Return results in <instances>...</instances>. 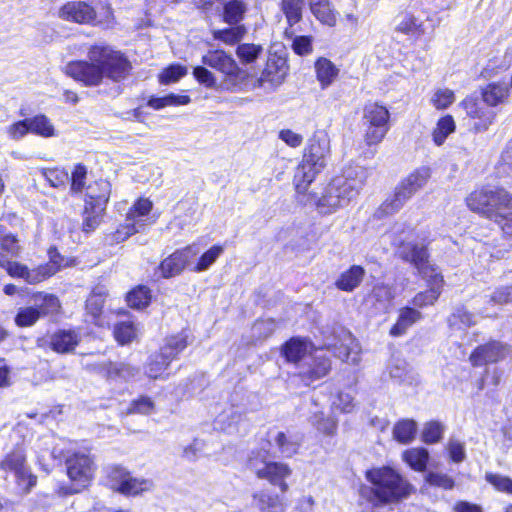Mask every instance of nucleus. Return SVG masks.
I'll return each mask as SVG.
<instances>
[{
    "instance_id": "obj_1",
    "label": "nucleus",
    "mask_w": 512,
    "mask_h": 512,
    "mask_svg": "<svg viewBox=\"0 0 512 512\" xmlns=\"http://www.w3.org/2000/svg\"><path fill=\"white\" fill-rule=\"evenodd\" d=\"M87 57L88 61H73L65 66V73L85 86H99L104 78L119 82L131 69L127 58L107 45L91 46Z\"/></svg>"
},
{
    "instance_id": "obj_2",
    "label": "nucleus",
    "mask_w": 512,
    "mask_h": 512,
    "mask_svg": "<svg viewBox=\"0 0 512 512\" xmlns=\"http://www.w3.org/2000/svg\"><path fill=\"white\" fill-rule=\"evenodd\" d=\"M370 487H362L361 498L373 507L396 504L407 499L414 491L413 485L391 467L373 468L366 472Z\"/></svg>"
},
{
    "instance_id": "obj_3",
    "label": "nucleus",
    "mask_w": 512,
    "mask_h": 512,
    "mask_svg": "<svg viewBox=\"0 0 512 512\" xmlns=\"http://www.w3.org/2000/svg\"><path fill=\"white\" fill-rule=\"evenodd\" d=\"M390 112L378 103H368L363 110V140L359 144V157L372 159L377 146L383 141L390 129Z\"/></svg>"
},
{
    "instance_id": "obj_4",
    "label": "nucleus",
    "mask_w": 512,
    "mask_h": 512,
    "mask_svg": "<svg viewBox=\"0 0 512 512\" xmlns=\"http://www.w3.org/2000/svg\"><path fill=\"white\" fill-rule=\"evenodd\" d=\"M328 155L329 146L325 139L313 138L309 140L303 159L294 174V185L298 194L306 195L310 184L325 168Z\"/></svg>"
},
{
    "instance_id": "obj_5",
    "label": "nucleus",
    "mask_w": 512,
    "mask_h": 512,
    "mask_svg": "<svg viewBox=\"0 0 512 512\" xmlns=\"http://www.w3.org/2000/svg\"><path fill=\"white\" fill-rule=\"evenodd\" d=\"M466 204L471 211L493 221L501 219L503 210L512 209V195L500 187L484 186L471 192Z\"/></svg>"
},
{
    "instance_id": "obj_6",
    "label": "nucleus",
    "mask_w": 512,
    "mask_h": 512,
    "mask_svg": "<svg viewBox=\"0 0 512 512\" xmlns=\"http://www.w3.org/2000/svg\"><path fill=\"white\" fill-rule=\"evenodd\" d=\"M352 192V182L348 177L336 176L328 185L325 194L318 196L316 192L306 195L305 204L315 206L320 213H331L338 207L346 206L350 203Z\"/></svg>"
},
{
    "instance_id": "obj_7",
    "label": "nucleus",
    "mask_w": 512,
    "mask_h": 512,
    "mask_svg": "<svg viewBox=\"0 0 512 512\" xmlns=\"http://www.w3.org/2000/svg\"><path fill=\"white\" fill-rule=\"evenodd\" d=\"M429 177L430 170L427 167H421L409 174L396 188L393 197L381 205L380 212L393 214L399 211L414 193L425 186Z\"/></svg>"
},
{
    "instance_id": "obj_8",
    "label": "nucleus",
    "mask_w": 512,
    "mask_h": 512,
    "mask_svg": "<svg viewBox=\"0 0 512 512\" xmlns=\"http://www.w3.org/2000/svg\"><path fill=\"white\" fill-rule=\"evenodd\" d=\"M65 462L67 475L71 481L69 493H79L87 488L96 469L91 455L85 451L73 452L66 457Z\"/></svg>"
},
{
    "instance_id": "obj_9",
    "label": "nucleus",
    "mask_w": 512,
    "mask_h": 512,
    "mask_svg": "<svg viewBox=\"0 0 512 512\" xmlns=\"http://www.w3.org/2000/svg\"><path fill=\"white\" fill-rule=\"evenodd\" d=\"M0 469L14 474L16 485L21 493H29L37 483V476L27 465L26 453L22 447H17L0 462Z\"/></svg>"
},
{
    "instance_id": "obj_10",
    "label": "nucleus",
    "mask_w": 512,
    "mask_h": 512,
    "mask_svg": "<svg viewBox=\"0 0 512 512\" xmlns=\"http://www.w3.org/2000/svg\"><path fill=\"white\" fill-rule=\"evenodd\" d=\"M248 468L253 471L260 479L269 481L274 486H278L282 493L288 490L286 479L291 475L290 467L281 462H267L260 453L249 458Z\"/></svg>"
},
{
    "instance_id": "obj_11",
    "label": "nucleus",
    "mask_w": 512,
    "mask_h": 512,
    "mask_svg": "<svg viewBox=\"0 0 512 512\" xmlns=\"http://www.w3.org/2000/svg\"><path fill=\"white\" fill-rule=\"evenodd\" d=\"M153 203L147 198L138 199L130 208L126 217V224L122 225L114 234L116 241H124L129 236L140 232L150 222L149 214Z\"/></svg>"
},
{
    "instance_id": "obj_12",
    "label": "nucleus",
    "mask_w": 512,
    "mask_h": 512,
    "mask_svg": "<svg viewBox=\"0 0 512 512\" xmlns=\"http://www.w3.org/2000/svg\"><path fill=\"white\" fill-rule=\"evenodd\" d=\"M112 488L126 496H136L153 488V482L148 479L135 478L124 468L115 466L109 471Z\"/></svg>"
},
{
    "instance_id": "obj_13",
    "label": "nucleus",
    "mask_w": 512,
    "mask_h": 512,
    "mask_svg": "<svg viewBox=\"0 0 512 512\" xmlns=\"http://www.w3.org/2000/svg\"><path fill=\"white\" fill-rule=\"evenodd\" d=\"M398 254L402 260L412 264L422 278L440 273L438 268L430 263L427 245L424 243L405 242L399 247Z\"/></svg>"
},
{
    "instance_id": "obj_14",
    "label": "nucleus",
    "mask_w": 512,
    "mask_h": 512,
    "mask_svg": "<svg viewBox=\"0 0 512 512\" xmlns=\"http://www.w3.org/2000/svg\"><path fill=\"white\" fill-rule=\"evenodd\" d=\"M287 70V63L284 58L270 55L260 77L254 81L253 88H261L266 93L275 91L284 82Z\"/></svg>"
},
{
    "instance_id": "obj_15",
    "label": "nucleus",
    "mask_w": 512,
    "mask_h": 512,
    "mask_svg": "<svg viewBox=\"0 0 512 512\" xmlns=\"http://www.w3.org/2000/svg\"><path fill=\"white\" fill-rule=\"evenodd\" d=\"M510 354V347L501 341L492 340L477 346L469 360L474 367L496 364L504 361Z\"/></svg>"
},
{
    "instance_id": "obj_16",
    "label": "nucleus",
    "mask_w": 512,
    "mask_h": 512,
    "mask_svg": "<svg viewBox=\"0 0 512 512\" xmlns=\"http://www.w3.org/2000/svg\"><path fill=\"white\" fill-rule=\"evenodd\" d=\"M199 253L200 248L196 244L175 251L160 263L159 270L162 276L164 278H170L180 274L186 267L191 265L192 260H194Z\"/></svg>"
},
{
    "instance_id": "obj_17",
    "label": "nucleus",
    "mask_w": 512,
    "mask_h": 512,
    "mask_svg": "<svg viewBox=\"0 0 512 512\" xmlns=\"http://www.w3.org/2000/svg\"><path fill=\"white\" fill-rule=\"evenodd\" d=\"M0 267L5 268L10 276L23 278L30 284L41 282L57 273L56 265L29 270L25 265L4 259L3 254H0Z\"/></svg>"
},
{
    "instance_id": "obj_18",
    "label": "nucleus",
    "mask_w": 512,
    "mask_h": 512,
    "mask_svg": "<svg viewBox=\"0 0 512 512\" xmlns=\"http://www.w3.org/2000/svg\"><path fill=\"white\" fill-rule=\"evenodd\" d=\"M202 63L207 65L231 80H240L244 72L238 67L235 60L223 50H210L202 56Z\"/></svg>"
},
{
    "instance_id": "obj_19",
    "label": "nucleus",
    "mask_w": 512,
    "mask_h": 512,
    "mask_svg": "<svg viewBox=\"0 0 512 512\" xmlns=\"http://www.w3.org/2000/svg\"><path fill=\"white\" fill-rule=\"evenodd\" d=\"M58 15L62 20L78 24H93L96 19L95 9L84 1L66 3L61 7Z\"/></svg>"
},
{
    "instance_id": "obj_20",
    "label": "nucleus",
    "mask_w": 512,
    "mask_h": 512,
    "mask_svg": "<svg viewBox=\"0 0 512 512\" xmlns=\"http://www.w3.org/2000/svg\"><path fill=\"white\" fill-rule=\"evenodd\" d=\"M462 106L466 114L476 120L474 129L477 132L485 131L493 123L495 112L485 106L483 103L477 102L473 98H466L462 101Z\"/></svg>"
},
{
    "instance_id": "obj_21",
    "label": "nucleus",
    "mask_w": 512,
    "mask_h": 512,
    "mask_svg": "<svg viewBox=\"0 0 512 512\" xmlns=\"http://www.w3.org/2000/svg\"><path fill=\"white\" fill-rule=\"evenodd\" d=\"M111 193V185L106 180H97L90 183L85 192L84 202L85 205L97 207L98 209H105Z\"/></svg>"
},
{
    "instance_id": "obj_22",
    "label": "nucleus",
    "mask_w": 512,
    "mask_h": 512,
    "mask_svg": "<svg viewBox=\"0 0 512 512\" xmlns=\"http://www.w3.org/2000/svg\"><path fill=\"white\" fill-rule=\"evenodd\" d=\"M84 366L93 371H97L100 373H105L107 377L109 378H122L125 380H128L132 377H134L138 370L125 363H119V364H112V363H106V362H85Z\"/></svg>"
},
{
    "instance_id": "obj_23",
    "label": "nucleus",
    "mask_w": 512,
    "mask_h": 512,
    "mask_svg": "<svg viewBox=\"0 0 512 512\" xmlns=\"http://www.w3.org/2000/svg\"><path fill=\"white\" fill-rule=\"evenodd\" d=\"M424 279L427 281L429 289L419 292L413 298L414 306L419 308L434 304L442 292L444 283L443 276L440 273L430 274Z\"/></svg>"
},
{
    "instance_id": "obj_24",
    "label": "nucleus",
    "mask_w": 512,
    "mask_h": 512,
    "mask_svg": "<svg viewBox=\"0 0 512 512\" xmlns=\"http://www.w3.org/2000/svg\"><path fill=\"white\" fill-rule=\"evenodd\" d=\"M252 505L261 512H284L286 506L282 497L268 491L253 494Z\"/></svg>"
},
{
    "instance_id": "obj_25",
    "label": "nucleus",
    "mask_w": 512,
    "mask_h": 512,
    "mask_svg": "<svg viewBox=\"0 0 512 512\" xmlns=\"http://www.w3.org/2000/svg\"><path fill=\"white\" fill-rule=\"evenodd\" d=\"M80 341L79 335L73 330H59L51 336L50 346L57 353H69Z\"/></svg>"
},
{
    "instance_id": "obj_26",
    "label": "nucleus",
    "mask_w": 512,
    "mask_h": 512,
    "mask_svg": "<svg viewBox=\"0 0 512 512\" xmlns=\"http://www.w3.org/2000/svg\"><path fill=\"white\" fill-rule=\"evenodd\" d=\"M313 349L312 344L304 338H291L283 347V354L287 361L297 363Z\"/></svg>"
},
{
    "instance_id": "obj_27",
    "label": "nucleus",
    "mask_w": 512,
    "mask_h": 512,
    "mask_svg": "<svg viewBox=\"0 0 512 512\" xmlns=\"http://www.w3.org/2000/svg\"><path fill=\"white\" fill-rule=\"evenodd\" d=\"M309 6L312 14L322 24L328 26L336 24L338 13L331 7L328 0H309Z\"/></svg>"
},
{
    "instance_id": "obj_28",
    "label": "nucleus",
    "mask_w": 512,
    "mask_h": 512,
    "mask_svg": "<svg viewBox=\"0 0 512 512\" xmlns=\"http://www.w3.org/2000/svg\"><path fill=\"white\" fill-rule=\"evenodd\" d=\"M422 318L421 312L411 307H404L400 310L396 324L391 328L392 336H401L407 329Z\"/></svg>"
},
{
    "instance_id": "obj_29",
    "label": "nucleus",
    "mask_w": 512,
    "mask_h": 512,
    "mask_svg": "<svg viewBox=\"0 0 512 512\" xmlns=\"http://www.w3.org/2000/svg\"><path fill=\"white\" fill-rule=\"evenodd\" d=\"M330 369V362L326 357L316 356L313 358V364L308 369L300 371L299 375L306 385L315 380L324 377Z\"/></svg>"
},
{
    "instance_id": "obj_30",
    "label": "nucleus",
    "mask_w": 512,
    "mask_h": 512,
    "mask_svg": "<svg viewBox=\"0 0 512 512\" xmlns=\"http://www.w3.org/2000/svg\"><path fill=\"white\" fill-rule=\"evenodd\" d=\"M187 347L186 337L182 335L172 336L166 339L165 344L160 348L159 357L168 361V365L177 355Z\"/></svg>"
},
{
    "instance_id": "obj_31",
    "label": "nucleus",
    "mask_w": 512,
    "mask_h": 512,
    "mask_svg": "<svg viewBox=\"0 0 512 512\" xmlns=\"http://www.w3.org/2000/svg\"><path fill=\"white\" fill-rule=\"evenodd\" d=\"M509 95V87L506 84L492 83L482 91L484 104L488 106H497L503 103Z\"/></svg>"
},
{
    "instance_id": "obj_32",
    "label": "nucleus",
    "mask_w": 512,
    "mask_h": 512,
    "mask_svg": "<svg viewBox=\"0 0 512 512\" xmlns=\"http://www.w3.org/2000/svg\"><path fill=\"white\" fill-rule=\"evenodd\" d=\"M247 11V5L242 0H229L223 6V21L229 25L239 24Z\"/></svg>"
},
{
    "instance_id": "obj_33",
    "label": "nucleus",
    "mask_w": 512,
    "mask_h": 512,
    "mask_svg": "<svg viewBox=\"0 0 512 512\" xmlns=\"http://www.w3.org/2000/svg\"><path fill=\"white\" fill-rule=\"evenodd\" d=\"M403 460L415 471H425L429 460L427 449L417 447L406 450L403 453Z\"/></svg>"
},
{
    "instance_id": "obj_34",
    "label": "nucleus",
    "mask_w": 512,
    "mask_h": 512,
    "mask_svg": "<svg viewBox=\"0 0 512 512\" xmlns=\"http://www.w3.org/2000/svg\"><path fill=\"white\" fill-rule=\"evenodd\" d=\"M305 7V0H282L281 11L284 13L290 27L302 20V12Z\"/></svg>"
},
{
    "instance_id": "obj_35",
    "label": "nucleus",
    "mask_w": 512,
    "mask_h": 512,
    "mask_svg": "<svg viewBox=\"0 0 512 512\" xmlns=\"http://www.w3.org/2000/svg\"><path fill=\"white\" fill-rule=\"evenodd\" d=\"M317 79L323 87L330 85L338 75V68L327 58H320L315 63Z\"/></svg>"
},
{
    "instance_id": "obj_36",
    "label": "nucleus",
    "mask_w": 512,
    "mask_h": 512,
    "mask_svg": "<svg viewBox=\"0 0 512 512\" xmlns=\"http://www.w3.org/2000/svg\"><path fill=\"white\" fill-rule=\"evenodd\" d=\"M30 132L38 136L49 138L55 136V128L45 115H37L33 118H27Z\"/></svg>"
},
{
    "instance_id": "obj_37",
    "label": "nucleus",
    "mask_w": 512,
    "mask_h": 512,
    "mask_svg": "<svg viewBox=\"0 0 512 512\" xmlns=\"http://www.w3.org/2000/svg\"><path fill=\"white\" fill-rule=\"evenodd\" d=\"M417 432V423L412 419H404L396 423L393 428L394 438L401 443L411 442Z\"/></svg>"
},
{
    "instance_id": "obj_38",
    "label": "nucleus",
    "mask_w": 512,
    "mask_h": 512,
    "mask_svg": "<svg viewBox=\"0 0 512 512\" xmlns=\"http://www.w3.org/2000/svg\"><path fill=\"white\" fill-rule=\"evenodd\" d=\"M456 125L452 116L446 115L440 118L433 130V141L437 146H441L447 137L455 131Z\"/></svg>"
},
{
    "instance_id": "obj_39",
    "label": "nucleus",
    "mask_w": 512,
    "mask_h": 512,
    "mask_svg": "<svg viewBox=\"0 0 512 512\" xmlns=\"http://www.w3.org/2000/svg\"><path fill=\"white\" fill-rule=\"evenodd\" d=\"M246 32L244 25L236 24L231 28L213 31V37L227 45H234L243 39Z\"/></svg>"
},
{
    "instance_id": "obj_40",
    "label": "nucleus",
    "mask_w": 512,
    "mask_h": 512,
    "mask_svg": "<svg viewBox=\"0 0 512 512\" xmlns=\"http://www.w3.org/2000/svg\"><path fill=\"white\" fill-rule=\"evenodd\" d=\"M87 168L83 164H77L74 166L71 177L69 178L70 183V193L71 195H80L83 194L87 188L86 180H87Z\"/></svg>"
},
{
    "instance_id": "obj_41",
    "label": "nucleus",
    "mask_w": 512,
    "mask_h": 512,
    "mask_svg": "<svg viewBox=\"0 0 512 512\" xmlns=\"http://www.w3.org/2000/svg\"><path fill=\"white\" fill-rule=\"evenodd\" d=\"M224 252L223 246L214 245L205 253H203L197 264L191 268L194 272H203L209 269V267L216 262V260L222 255Z\"/></svg>"
},
{
    "instance_id": "obj_42",
    "label": "nucleus",
    "mask_w": 512,
    "mask_h": 512,
    "mask_svg": "<svg viewBox=\"0 0 512 512\" xmlns=\"http://www.w3.org/2000/svg\"><path fill=\"white\" fill-rule=\"evenodd\" d=\"M0 254L6 257H17L20 254L21 247L18 244V240L12 234L4 233L2 226L0 225Z\"/></svg>"
},
{
    "instance_id": "obj_43",
    "label": "nucleus",
    "mask_w": 512,
    "mask_h": 512,
    "mask_svg": "<svg viewBox=\"0 0 512 512\" xmlns=\"http://www.w3.org/2000/svg\"><path fill=\"white\" fill-rule=\"evenodd\" d=\"M63 458V448H60L58 445L53 446L52 450L48 454L40 451L37 456L39 465L47 472L50 471L57 463H61Z\"/></svg>"
},
{
    "instance_id": "obj_44",
    "label": "nucleus",
    "mask_w": 512,
    "mask_h": 512,
    "mask_svg": "<svg viewBox=\"0 0 512 512\" xmlns=\"http://www.w3.org/2000/svg\"><path fill=\"white\" fill-rule=\"evenodd\" d=\"M189 102L190 98L187 95L169 94L160 98H150L148 106L158 110L166 106L186 105Z\"/></svg>"
},
{
    "instance_id": "obj_45",
    "label": "nucleus",
    "mask_w": 512,
    "mask_h": 512,
    "mask_svg": "<svg viewBox=\"0 0 512 512\" xmlns=\"http://www.w3.org/2000/svg\"><path fill=\"white\" fill-rule=\"evenodd\" d=\"M151 300L150 290L145 286L133 289L127 295V303L130 307L143 309L148 306Z\"/></svg>"
},
{
    "instance_id": "obj_46",
    "label": "nucleus",
    "mask_w": 512,
    "mask_h": 512,
    "mask_svg": "<svg viewBox=\"0 0 512 512\" xmlns=\"http://www.w3.org/2000/svg\"><path fill=\"white\" fill-rule=\"evenodd\" d=\"M262 52L263 47L261 45L244 43L237 47L236 55L240 59L241 63L249 64L254 62Z\"/></svg>"
},
{
    "instance_id": "obj_47",
    "label": "nucleus",
    "mask_w": 512,
    "mask_h": 512,
    "mask_svg": "<svg viewBox=\"0 0 512 512\" xmlns=\"http://www.w3.org/2000/svg\"><path fill=\"white\" fill-rule=\"evenodd\" d=\"M105 209H98L97 207L90 206V204L84 206V219H83V231L91 232L94 231L101 222V217Z\"/></svg>"
},
{
    "instance_id": "obj_48",
    "label": "nucleus",
    "mask_w": 512,
    "mask_h": 512,
    "mask_svg": "<svg viewBox=\"0 0 512 512\" xmlns=\"http://www.w3.org/2000/svg\"><path fill=\"white\" fill-rule=\"evenodd\" d=\"M393 298L394 294L392 289L387 285L375 286L370 296L371 300H375L377 302L378 310H386L391 304Z\"/></svg>"
},
{
    "instance_id": "obj_49",
    "label": "nucleus",
    "mask_w": 512,
    "mask_h": 512,
    "mask_svg": "<svg viewBox=\"0 0 512 512\" xmlns=\"http://www.w3.org/2000/svg\"><path fill=\"white\" fill-rule=\"evenodd\" d=\"M274 442L280 455L283 457L293 456L299 447L298 442L288 437L284 432H278L274 438Z\"/></svg>"
},
{
    "instance_id": "obj_50",
    "label": "nucleus",
    "mask_w": 512,
    "mask_h": 512,
    "mask_svg": "<svg viewBox=\"0 0 512 512\" xmlns=\"http://www.w3.org/2000/svg\"><path fill=\"white\" fill-rule=\"evenodd\" d=\"M277 327L275 320L273 319H261L256 321L251 329L252 337L255 340H263L273 334Z\"/></svg>"
},
{
    "instance_id": "obj_51",
    "label": "nucleus",
    "mask_w": 512,
    "mask_h": 512,
    "mask_svg": "<svg viewBox=\"0 0 512 512\" xmlns=\"http://www.w3.org/2000/svg\"><path fill=\"white\" fill-rule=\"evenodd\" d=\"M36 308L41 312V315L56 313L60 308L59 299L51 294L39 295L35 299Z\"/></svg>"
},
{
    "instance_id": "obj_52",
    "label": "nucleus",
    "mask_w": 512,
    "mask_h": 512,
    "mask_svg": "<svg viewBox=\"0 0 512 512\" xmlns=\"http://www.w3.org/2000/svg\"><path fill=\"white\" fill-rule=\"evenodd\" d=\"M137 335V329L132 322H121L114 328L115 339L120 344L131 342Z\"/></svg>"
},
{
    "instance_id": "obj_53",
    "label": "nucleus",
    "mask_w": 512,
    "mask_h": 512,
    "mask_svg": "<svg viewBox=\"0 0 512 512\" xmlns=\"http://www.w3.org/2000/svg\"><path fill=\"white\" fill-rule=\"evenodd\" d=\"M186 74L187 67L180 64H172L161 72L159 75V81L162 84L174 83Z\"/></svg>"
},
{
    "instance_id": "obj_54",
    "label": "nucleus",
    "mask_w": 512,
    "mask_h": 512,
    "mask_svg": "<svg viewBox=\"0 0 512 512\" xmlns=\"http://www.w3.org/2000/svg\"><path fill=\"white\" fill-rule=\"evenodd\" d=\"M43 176L55 188L64 187L69 181L68 172L60 168L45 169Z\"/></svg>"
},
{
    "instance_id": "obj_55",
    "label": "nucleus",
    "mask_w": 512,
    "mask_h": 512,
    "mask_svg": "<svg viewBox=\"0 0 512 512\" xmlns=\"http://www.w3.org/2000/svg\"><path fill=\"white\" fill-rule=\"evenodd\" d=\"M41 316V312L36 307L20 308L15 322L20 327H27L33 325Z\"/></svg>"
},
{
    "instance_id": "obj_56",
    "label": "nucleus",
    "mask_w": 512,
    "mask_h": 512,
    "mask_svg": "<svg viewBox=\"0 0 512 512\" xmlns=\"http://www.w3.org/2000/svg\"><path fill=\"white\" fill-rule=\"evenodd\" d=\"M485 479L497 491L512 494V479L510 477L496 473H486Z\"/></svg>"
},
{
    "instance_id": "obj_57",
    "label": "nucleus",
    "mask_w": 512,
    "mask_h": 512,
    "mask_svg": "<svg viewBox=\"0 0 512 512\" xmlns=\"http://www.w3.org/2000/svg\"><path fill=\"white\" fill-rule=\"evenodd\" d=\"M443 433V426L436 421H431L425 424L422 431V441L426 444H434L441 440Z\"/></svg>"
},
{
    "instance_id": "obj_58",
    "label": "nucleus",
    "mask_w": 512,
    "mask_h": 512,
    "mask_svg": "<svg viewBox=\"0 0 512 512\" xmlns=\"http://www.w3.org/2000/svg\"><path fill=\"white\" fill-rule=\"evenodd\" d=\"M451 326L459 325L460 328H467L475 325V316L464 307L457 308L449 319Z\"/></svg>"
},
{
    "instance_id": "obj_59",
    "label": "nucleus",
    "mask_w": 512,
    "mask_h": 512,
    "mask_svg": "<svg viewBox=\"0 0 512 512\" xmlns=\"http://www.w3.org/2000/svg\"><path fill=\"white\" fill-rule=\"evenodd\" d=\"M425 481L431 486L444 490H451L455 485L454 480L450 476L440 472H428L425 476Z\"/></svg>"
},
{
    "instance_id": "obj_60",
    "label": "nucleus",
    "mask_w": 512,
    "mask_h": 512,
    "mask_svg": "<svg viewBox=\"0 0 512 512\" xmlns=\"http://www.w3.org/2000/svg\"><path fill=\"white\" fill-rule=\"evenodd\" d=\"M455 101L454 92L448 88L438 89L431 98L436 109H446Z\"/></svg>"
},
{
    "instance_id": "obj_61",
    "label": "nucleus",
    "mask_w": 512,
    "mask_h": 512,
    "mask_svg": "<svg viewBox=\"0 0 512 512\" xmlns=\"http://www.w3.org/2000/svg\"><path fill=\"white\" fill-rule=\"evenodd\" d=\"M168 361L161 360L159 354L154 355L146 368V374L152 379H158L164 376L168 368Z\"/></svg>"
},
{
    "instance_id": "obj_62",
    "label": "nucleus",
    "mask_w": 512,
    "mask_h": 512,
    "mask_svg": "<svg viewBox=\"0 0 512 512\" xmlns=\"http://www.w3.org/2000/svg\"><path fill=\"white\" fill-rule=\"evenodd\" d=\"M104 303L105 295L94 291L86 301L87 312L92 315L93 318H97L102 312Z\"/></svg>"
},
{
    "instance_id": "obj_63",
    "label": "nucleus",
    "mask_w": 512,
    "mask_h": 512,
    "mask_svg": "<svg viewBox=\"0 0 512 512\" xmlns=\"http://www.w3.org/2000/svg\"><path fill=\"white\" fill-rule=\"evenodd\" d=\"M29 132L28 119L17 121L6 128L8 137L14 141L22 139Z\"/></svg>"
},
{
    "instance_id": "obj_64",
    "label": "nucleus",
    "mask_w": 512,
    "mask_h": 512,
    "mask_svg": "<svg viewBox=\"0 0 512 512\" xmlns=\"http://www.w3.org/2000/svg\"><path fill=\"white\" fill-rule=\"evenodd\" d=\"M490 301L499 305L512 303V285L496 288L490 296Z\"/></svg>"
}]
</instances>
